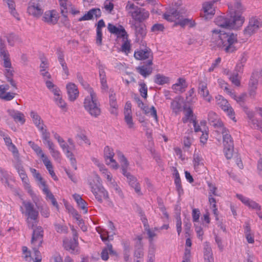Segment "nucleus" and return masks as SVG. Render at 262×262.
<instances>
[{"label": "nucleus", "mask_w": 262, "mask_h": 262, "mask_svg": "<svg viewBox=\"0 0 262 262\" xmlns=\"http://www.w3.org/2000/svg\"><path fill=\"white\" fill-rule=\"evenodd\" d=\"M234 1V16H231L230 17L224 16L217 17L215 19V23L217 26L227 29H236L243 24L245 18L240 13H242L245 10V8L242 5L241 0Z\"/></svg>", "instance_id": "f257e3e1"}, {"label": "nucleus", "mask_w": 262, "mask_h": 262, "mask_svg": "<svg viewBox=\"0 0 262 262\" xmlns=\"http://www.w3.org/2000/svg\"><path fill=\"white\" fill-rule=\"evenodd\" d=\"M211 41L226 53H233L236 50L234 44L237 42V35L214 29L212 30Z\"/></svg>", "instance_id": "f03ea898"}, {"label": "nucleus", "mask_w": 262, "mask_h": 262, "mask_svg": "<svg viewBox=\"0 0 262 262\" xmlns=\"http://www.w3.org/2000/svg\"><path fill=\"white\" fill-rule=\"evenodd\" d=\"M90 95L85 97L84 101V107L86 111L93 117H97L100 115L101 110L98 102L96 95L92 88L89 90Z\"/></svg>", "instance_id": "7ed1b4c3"}, {"label": "nucleus", "mask_w": 262, "mask_h": 262, "mask_svg": "<svg viewBox=\"0 0 262 262\" xmlns=\"http://www.w3.org/2000/svg\"><path fill=\"white\" fill-rule=\"evenodd\" d=\"M23 204L25 207V211H23V207H21V212L27 216L26 222L28 227L34 230L35 229V226L37 225L38 223L39 212L35 209L34 205L31 202L24 201Z\"/></svg>", "instance_id": "20e7f679"}, {"label": "nucleus", "mask_w": 262, "mask_h": 262, "mask_svg": "<svg viewBox=\"0 0 262 262\" xmlns=\"http://www.w3.org/2000/svg\"><path fill=\"white\" fill-rule=\"evenodd\" d=\"M125 10L128 14L136 21L142 23L149 17V12L144 9L139 7L130 1H128L125 6Z\"/></svg>", "instance_id": "39448f33"}, {"label": "nucleus", "mask_w": 262, "mask_h": 262, "mask_svg": "<svg viewBox=\"0 0 262 262\" xmlns=\"http://www.w3.org/2000/svg\"><path fill=\"white\" fill-rule=\"evenodd\" d=\"M221 133L223 135L224 154L227 159H230L233 156L234 150L233 139L226 128L222 127Z\"/></svg>", "instance_id": "423d86ee"}, {"label": "nucleus", "mask_w": 262, "mask_h": 262, "mask_svg": "<svg viewBox=\"0 0 262 262\" xmlns=\"http://www.w3.org/2000/svg\"><path fill=\"white\" fill-rule=\"evenodd\" d=\"M43 230L41 226H37L34 229L32 235L31 244L36 257H41L38 251L43 242Z\"/></svg>", "instance_id": "0eeeda50"}, {"label": "nucleus", "mask_w": 262, "mask_h": 262, "mask_svg": "<svg viewBox=\"0 0 262 262\" xmlns=\"http://www.w3.org/2000/svg\"><path fill=\"white\" fill-rule=\"evenodd\" d=\"M91 191L94 195L96 199L100 203H102L103 199L108 198V194L105 188L99 183L94 184L90 183Z\"/></svg>", "instance_id": "6e6552de"}, {"label": "nucleus", "mask_w": 262, "mask_h": 262, "mask_svg": "<svg viewBox=\"0 0 262 262\" xmlns=\"http://www.w3.org/2000/svg\"><path fill=\"white\" fill-rule=\"evenodd\" d=\"M27 11L30 15L34 17H40L43 12L41 1L31 0L28 4Z\"/></svg>", "instance_id": "1a4fd4ad"}, {"label": "nucleus", "mask_w": 262, "mask_h": 262, "mask_svg": "<svg viewBox=\"0 0 262 262\" xmlns=\"http://www.w3.org/2000/svg\"><path fill=\"white\" fill-rule=\"evenodd\" d=\"M262 26L260 19L256 17H252L249 19V24L244 30L246 36H250L255 33Z\"/></svg>", "instance_id": "9d476101"}, {"label": "nucleus", "mask_w": 262, "mask_h": 262, "mask_svg": "<svg viewBox=\"0 0 262 262\" xmlns=\"http://www.w3.org/2000/svg\"><path fill=\"white\" fill-rule=\"evenodd\" d=\"M217 98V104L227 115L233 120H235V113L228 101L222 96H219Z\"/></svg>", "instance_id": "9b49d317"}, {"label": "nucleus", "mask_w": 262, "mask_h": 262, "mask_svg": "<svg viewBox=\"0 0 262 262\" xmlns=\"http://www.w3.org/2000/svg\"><path fill=\"white\" fill-rule=\"evenodd\" d=\"M0 54L4 60L3 66L8 69H12L11 62L10 59V55L6 49L5 41L0 37Z\"/></svg>", "instance_id": "f8f14e48"}, {"label": "nucleus", "mask_w": 262, "mask_h": 262, "mask_svg": "<svg viewBox=\"0 0 262 262\" xmlns=\"http://www.w3.org/2000/svg\"><path fill=\"white\" fill-rule=\"evenodd\" d=\"M104 155L106 164L110 165L113 168L115 169L118 168L117 163L114 159L115 154L112 148L108 146H105L104 149Z\"/></svg>", "instance_id": "ddd939ff"}, {"label": "nucleus", "mask_w": 262, "mask_h": 262, "mask_svg": "<svg viewBox=\"0 0 262 262\" xmlns=\"http://www.w3.org/2000/svg\"><path fill=\"white\" fill-rule=\"evenodd\" d=\"M63 245L67 250L69 251L72 253H77L78 252L77 234H74V237L73 239L68 238L64 239L63 241Z\"/></svg>", "instance_id": "4468645a"}, {"label": "nucleus", "mask_w": 262, "mask_h": 262, "mask_svg": "<svg viewBox=\"0 0 262 262\" xmlns=\"http://www.w3.org/2000/svg\"><path fill=\"white\" fill-rule=\"evenodd\" d=\"M58 142L63 151H66V156L70 159L71 164L75 170H76V160L74 158L72 152L69 150V146L66 143L63 139L59 141Z\"/></svg>", "instance_id": "2eb2a0df"}, {"label": "nucleus", "mask_w": 262, "mask_h": 262, "mask_svg": "<svg viewBox=\"0 0 262 262\" xmlns=\"http://www.w3.org/2000/svg\"><path fill=\"white\" fill-rule=\"evenodd\" d=\"M152 59H148L146 64L136 67V71L143 77L146 78L152 73Z\"/></svg>", "instance_id": "dca6fc26"}, {"label": "nucleus", "mask_w": 262, "mask_h": 262, "mask_svg": "<svg viewBox=\"0 0 262 262\" xmlns=\"http://www.w3.org/2000/svg\"><path fill=\"white\" fill-rule=\"evenodd\" d=\"M107 29L111 33L116 35L117 37H122L124 39L128 36L126 31L122 26L117 27L113 24H108Z\"/></svg>", "instance_id": "f3484780"}, {"label": "nucleus", "mask_w": 262, "mask_h": 262, "mask_svg": "<svg viewBox=\"0 0 262 262\" xmlns=\"http://www.w3.org/2000/svg\"><path fill=\"white\" fill-rule=\"evenodd\" d=\"M134 57L136 59L140 60L153 59L152 53L149 48L136 51L134 53Z\"/></svg>", "instance_id": "a211bd4d"}, {"label": "nucleus", "mask_w": 262, "mask_h": 262, "mask_svg": "<svg viewBox=\"0 0 262 262\" xmlns=\"http://www.w3.org/2000/svg\"><path fill=\"white\" fill-rule=\"evenodd\" d=\"M69 99L71 101H75L79 95V91L75 84L69 82L66 86Z\"/></svg>", "instance_id": "6ab92c4d"}, {"label": "nucleus", "mask_w": 262, "mask_h": 262, "mask_svg": "<svg viewBox=\"0 0 262 262\" xmlns=\"http://www.w3.org/2000/svg\"><path fill=\"white\" fill-rule=\"evenodd\" d=\"M128 180L129 185L133 187L137 193L141 195L140 186L136 177L130 174L128 172L122 173Z\"/></svg>", "instance_id": "aec40b11"}, {"label": "nucleus", "mask_w": 262, "mask_h": 262, "mask_svg": "<svg viewBox=\"0 0 262 262\" xmlns=\"http://www.w3.org/2000/svg\"><path fill=\"white\" fill-rule=\"evenodd\" d=\"M101 15V11L99 8H93L90 9L87 13L78 19L79 21L91 20L95 16L96 18L100 17Z\"/></svg>", "instance_id": "412c9836"}, {"label": "nucleus", "mask_w": 262, "mask_h": 262, "mask_svg": "<svg viewBox=\"0 0 262 262\" xmlns=\"http://www.w3.org/2000/svg\"><path fill=\"white\" fill-rule=\"evenodd\" d=\"M214 2L205 3L203 5L204 15L205 19L210 18L215 13V9L213 7Z\"/></svg>", "instance_id": "4be33fe9"}, {"label": "nucleus", "mask_w": 262, "mask_h": 262, "mask_svg": "<svg viewBox=\"0 0 262 262\" xmlns=\"http://www.w3.org/2000/svg\"><path fill=\"white\" fill-rule=\"evenodd\" d=\"M18 173L19 175L20 178L21 179L24 188L26 190H27L28 193H29L31 196H33V195L34 194V192L31 189V185H30L29 183V179L26 173L24 168L19 171Z\"/></svg>", "instance_id": "5701e85b"}, {"label": "nucleus", "mask_w": 262, "mask_h": 262, "mask_svg": "<svg viewBox=\"0 0 262 262\" xmlns=\"http://www.w3.org/2000/svg\"><path fill=\"white\" fill-rule=\"evenodd\" d=\"M133 26L135 29L136 40H137V41L142 40L146 36L147 33L145 26L141 24H136V23Z\"/></svg>", "instance_id": "b1692460"}, {"label": "nucleus", "mask_w": 262, "mask_h": 262, "mask_svg": "<svg viewBox=\"0 0 262 262\" xmlns=\"http://www.w3.org/2000/svg\"><path fill=\"white\" fill-rule=\"evenodd\" d=\"M199 93L203 97L204 99L210 102L212 97L209 95V92L207 89V84L205 82H200L199 85Z\"/></svg>", "instance_id": "393cba45"}, {"label": "nucleus", "mask_w": 262, "mask_h": 262, "mask_svg": "<svg viewBox=\"0 0 262 262\" xmlns=\"http://www.w3.org/2000/svg\"><path fill=\"white\" fill-rule=\"evenodd\" d=\"M208 120L211 125L215 127H224L223 123L220 121L217 114L213 111H210L208 114Z\"/></svg>", "instance_id": "a878e982"}, {"label": "nucleus", "mask_w": 262, "mask_h": 262, "mask_svg": "<svg viewBox=\"0 0 262 262\" xmlns=\"http://www.w3.org/2000/svg\"><path fill=\"white\" fill-rule=\"evenodd\" d=\"M246 113L249 119V123L251 125V127L255 129H259L262 133V121L259 122L255 118L252 112H250L248 110L246 112Z\"/></svg>", "instance_id": "bb28decb"}, {"label": "nucleus", "mask_w": 262, "mask_h": 262, "mask_svg": "<svg viewBox=\"0 0 262 262\" xmlns=\"http://www.w3.org/2000/svg\"><path fill=\"white\" fill-rule=\"evenodd\" d=\"M42 20L49 24H55L58 21L56 12L54 10L45 12Z\"/></svg>", "instance_id": "cd10ccee"}, {"label": "nucleus", "mask_w": 262, "mask_h": 262, "mask_svg": "<svg viewBox=\"0 0 262 262\" xmlns=\"http://www.w3.org/2000/svg\"><path fill=\"white\" fill-rule=\"evenodd\" d=\"M187 86V85L185 79L182 78H179L177 82L172 85V89L176 93H181L185 91Z\"/></svg>", "instance_id": "c85d7f7f"}, {"label": "nucleus", "mask_w": 262, "mask_h": 262, "mask_svg": "<svg viewBox=\"0 0 262 262\" xmlns=\"http://www.w3.org/2000/svg\"><path fill=\"white\" fill-rule=\"evenodd\" d=\"M98 69L101 88L104 90H106L108 89V86L105 72V67L102 64H100L98 66Z\"/></svg>", "instance_id": "c756f323"}, {"label": "nucleus", "mask_w": 262, "mask_h": 262, "mask_svg": "<svg viewBox=\"0 0 262 262\" xmlns=\"http://www.w3.org/2000/svg\"><path fill=\"white\" fill-rule=\"evenodd\" d=\"M7 112L15 122H19L21 124L25 123V116L22 113L14 110H8Z\"/></svg>", "instance_id": "7c9ffc66"}, {"label": "nucleus", "mask_w": 262, "mask_h": 262, "mask_svg": "<svg viewBox=\"0 0 262 262\" xmlns=\"http://www.w3.org/2000/svg\"><path fill=\"white\" fill-rule=\"evenodd\" d=\"M204 257L205 262H213L212 249L208 242L204 244Z\"/></svg>", "instance_id": "2f4dec72"}, {"label": "nucleus", "mask_w": 262, "mask_h": 262, "mask_svg": "<svg viewBox=\"0 0 262 262\" xmlns=\"http://www.w3.org/2000/svg\"><path fill=\"white\" fill-rule=\"evenodd\" d=\"M258 80L255 77L254 75L252 74L251 76L249 83V93L250 96L254 97L256 94Z\"/></svg>", "instance_id": "473e14b6"}, {"label": "nucleus", "mask_w": 262, "mask_h": 262, "mask_svg": "<svg viewBox=\"0 0 262 262\" xmlns=\"http://www.w3.org/2000/svg\"><path fill=\"white\" fill-rule=\"evenodd\" d=\"M3 2L4 4L8 6L11 14L17 20H19L18 14L15 9V3L14 0H3Z\"/></svg>", "instance_id": "72a5a7b5"}, {"label": "nucleus", "mask_w": 262, "mask_h": 262, "mask_svg": "<svg viewBox=\"0 0 262 262\" xmlns=\"http://www.w3.org/2000/svg\"><path fill=\"white\" fill-rule=\"evenodd\" d=\"M0 181L6 186L11 188V185L9 183V180L11 179V176L8 172L4 169L0 167Z\"/></svg>", "instance_id": "f704fd0d"}, {"label": "nucleus", "mask_w": 262, "mask_h": 262, "mask_svg": "<svg viewBox=\"0 0 262 262\" xmlns=\"http://www.w3.org/2000/svg\"><path fill=\"white\" fill-rule=\"evenodd\" d=\"M106 247L104 248L101 253V258L104 260H107L108 259V253L110 254H116V253L113 249L112 245L107 242L106 243Z\"/></svg>", "instance_id": "c9c22d12"}, {"label": "nucleus", "mask_w": 262, "mask_h": 262, "mask_svg": "<svg viewBox=\"0 0 262 262\" xmlns=\"http://www.w3.org/2000/svg\"><path fill=\"white\" fill-rule=\"evenodd\" d=\"M73 198L76 202L78 207L84 211V213H86L88 212L87 203L78 194H74Z\"/></svg>", "instance_id": "e433bc0d"}, {"label": "nucleus", "mask_w": 262, "mask_h": 262, "mask_svg": "<svg viewBox=\"0 0 262 262\" xmlns=\"http://www.w3.org/2000/svg\"><path fill=\"white\" fill-rule=\"evenodd\" d=\"M180 97H176L172 100L170 104V108L172 112L177 114L181 111L182 103Z\"/></svg>", "instance_id": "4c0bfd02"}, {"label": "nucleus", "mask_w": 262, "mask_h": 262, "mask_svg": "<svg viewBox=\"0 0 262 262\" xmlns=\"http://www.w3.org/2000/svg\"><path fill=\"white\" fill-rule=\"evenodd\" d=\"M154 80L155 83L162 85L169 83L170 78L161 74H157L155 76Z\"/></svg>", "instance_id": "58836bf2"}, {"label": "nucleus", "mask_w": 262, "mask_h": 262, "mask_svg": "<svg viewBox=\"0 0 262 262\" xmlns=\"http://www.w3.org/2000/svg\"><path fill=\"white\" fill-rule=\"evenodd\" d=\"M28 144L34 150V151L36 153V154L38 157H40V158L42 159V161H43V159L48 158L47 156L44 154L41 148L34 142L30 141L28 142Z\"/></svg>", "instance_id": "ea45409f"}, {"label": "nucleus", "mask_w": 262, "mask_h": 262, "mask_svg": "<svg viewBox=\"0 0 262 262\" xmlns=\"http://www.w3.org/2000/svg\"><path fill=\"white\" fill-rule=\"evenodd\" d=\"M140 108L144 111L145 114H150V115L157 122H158V118L157 110L154 106L149 108L144 104L143 106Z\"/></svg>", "instance_id": "a19ab883"}, {"label": "nucleus", "mask_w": 262, "mask_h": 262, "mask_svg": "<svg viewBox=\"0 0 262 262\" xmlns=\"http://www.w3.org/2000/svg\"><path fill=\"white\" fill-rule=\"evenodd\" d=\"M41 133L43 143L45 144H47L49 148L52 146H54V143L50 140V133L48 132L47 129H46L43 130V132H41Z\"/></svg>", "instance_id": "79ce46f5"}, {"label": "nucleus", "mask_w": 262, "mask_h": 262, "mask_svg": "<svg viewBox=\"0 0 262 262\" xmlns=\"http://www.w3.org/2000/svg\"><path fill=\"white\" fill-rule=\"evenodd\" d=\"M227 75H229V79L236 86H239L241 84L240 80L238 78V74L237 72H229V71L227 73Z\"/></svg>", "instance_id": "37998d69"}, {"label": "nucleus", "mask_w": 262, "mask_h": 262, "mask_svg": "<svg viewBox=\"0 0 262 262\" xmlns=\"http://www.w3.org/2000/svg\"><path fill=\"white\" fill-rule=\"evenodd\" d=\"M118 156L119 159L121 163L122 173H126V172H127V168L128 166V161L122 153L120 152Z\"/></svg>", "instance_id": "c03bdc74"}, {"label": "nucleus", "mask_w": 262, "mask_h": 262, "mask_svg": "<svg viewBox=\"0 0 262 262\" xmlns=\"http://www.w3.org/2000/svg\"><path fill=\"white\" fill-rule=\"evenodd\" d=\"M5 75L7 81L10 83L12 86L15 89H17L16 83L12 78V76L13 75V71L11 70V69H6Z\"/></svg>", "instance_id": "a18cd8bd"}, {"label": "nucleus", "mask_w": 262, "mask_h": 262, "mask_svg": "<svg viewBox=\"0 0 262 262\" xmlns=\"http://www.w3.org/2000/svg\"><path fill=\"white\" fill-rule=\"evenodd\" d=\"M123 40L124 42L121 46L120 51L125 54L128 55V54L130 52L131 50L130 41L128 40L127 37L126 39Z\"/></svg>", "instance_id": "49530a36"}, {"label": "nucleus", "mask_w": 262, "mask_h": 262, "mask_svg": "<svg viewBox=\"0 0 262 262\" xmlns=\"http://www.w3.org/2000/svg\"><path fill=\"white\" fill-rule=\"evenodd\" d=\"M9 45L14 46L15 43L18 40L19 37L14 33H10L6 36Z\"/></svg>", "instance_id": "de8ad7c7"}, {"label": "nucleus", "mask_w": 262, "mask_h": 262, "mask_svg": "<svg viewBox=\"0 0 262 262\" xmlns=\"http://www.w3.org/2000/svg\"><path fill=\"white\" fill-rule=\"evenodd\" d=\"M177 25H180L182 27H185L186 25H188L190 27L194 26L195 23L192 19L188 18H185L182 20H179L177 23Z\"/></svg>", "instance_id": "09e8293b"}, {"label": "nucleus", "mask_w": 262, "mask_h": 262, "mask_svg": "<svg viewBox=\"0 0 262 262\" xmlns=\"http://www.w3.org/2000/svg\"><path fill=\"white\" fill-rule=\"evenodd\" d=\"M139 91L141 96L143 98L146 99L147 97V86L146 84L143 82H140L139 83Z\"/></svg>", "instance_id": "8fccbe9b"}, {"label": "nucleus", "mask_w": 262, "mask_h": 262, "mask_svg": "<svg viewBox=\"0 0 262 262\" xmlns=\"http://www.w3.org/2000/svg\"><path fill=\"white\" fill-rule=\"evenodd\" d=\"M49 149L53 159L59 162L61 161V155L58 150L55 149V146L50 147Z\"/></svg>", "instance_id": "3c124183"}, {"label": "nucleus", "mask_w": 262, "mask_h": 262, "mask_svg": "<svg viewBox=\"0 0 262 262\" xmlns=\"http://www.w3.org/2000/svg\"><path fill=\"white\" fill-rule=\"evenodd\" d=\"M246 97V94L243 93L238 96L235 100L242 107H243L245 112L248 111L247 107L245 105V100Z\"/></svg>", "instance_id": "603ef678"}, {"label": "nucleus", "mask_w": 262, "mask_h": 262, "mask_svg": "<svg viewBox=\"0 0 262 262\" xmlns=\"http://www.w3.org/2000/svg\"><path fill=\"white\" fill-rule=\"evenodd\" d=\"M54 100L56 103V104L61 108L62 110L64 111H67V103L66 102L62 99L61 96L58 97H55Z\"/></svg>", "instance_id": "864d4df0"}, {"label": "nucleus", "mask_w": 262, "mask_h": 262, "mask_svg": "<svg viewBox=\"0 0 262 262\" xmlns=\"http://www.w3.org/2000/svg\"><path fill=\"white\" fill-rule=\"evenodd\" d=\"M30 170L34 178L37 181H39L42 185H45V181H43L40 174L38 172H37L35 168H30Z\"/></svg>", "instance_id": "5fc2aeb1"}, {"label": "nucleus", "mask_w": 262, "mask_h": 262, "mask_svg": "<svg viewBox=\"0 0 262 262\" xmlns=\"http://www.w3.org/2000/svg\"><path fill=\"white\" fill-rule=\"evenodd\" d=\"M124 120L129 128H133L134 127V123L133 120L132 113H124Z\"/></svg>", "instance_id": "6e6d98bb"}, {"label": "nucleus", "mask_w": 262, "mask_h": 262, "mask_svg": "<svg viewBox=\"0 0 262 262\" xmlns=\"http://www.w3.org/2000/svg\"><path fill=\"white\" fill-rule=\"evenodd\" d=\"M209 202L210 205H211V208L213 210V213L215 216V219L216 220H218L217 213V209L216 208V200L214 198L212 197L211 194L209 195Z\"/></svg>", "instance_id": "4d7b16f0"}, {"label": "nucleus", "mask_w": 262, "mask_h": 262, "mask_svg": "<svg viewBox=\"0 0 262 262\" xmlns=\"http://www.w3.org/2000/svg\"><path fill=\"white\" fill-rule=\"evenodd\" d=\"M191 118H194L193 111L190 108H188L185 114V116L182 118L184 123H187L188 121L192 122Z\"/></svg>", "instance_id": "13d9d810"}, {"label": "nucleus", "mask_w": 262, "mask_h": 262, "mask_svg": "<svg viewBox=\"0 0 262 262\" xmlns=\"http://www.w3.org/2000/svg\"><path fill=\"white\" fill-rule=\"evenodd\" d=\"M193 166L195 169L200 165H203V159L198 154H194L193 155Z\"/></svg>", "instance_id": "bf43d9fd"}, {"label": "nucleus", "mask_w": 262, "mask_h": 262, "mask_svg": "<svg viewBox=\"0 0 262 262\" xmlns=\"http://www.w3.org/2000/svg\"><path fill=\"white\" fill-rule=\"evenodd\" d=\"M40 60L41 63L39 66L40 72L47 71L49 67V63L48 59L46 57H42L40 58Z\"/></svg>", "instance_id": "052dcab7"}, {"label": "nucleus", "mask_w": 262, "mask_h": 262, "mask_svg": "<svg viewBox=\"0 0 262 262\" xmlns=\"http://www.w3.org/2000/svg\"><path fill=\"white\" fill-rule=\"evenodd\" d=\"M195 90L194 88L191 89L188 92V95L186 96V100L189 103H192L195 102L196 98L195 97Z\"/></svg>", "instance_id": "680f3d73"}, {"label": "nucleus", "mask_w": 262, "mask_h": 262, "mask_svg": "<svg viewBox=\"0 0 262 262\" xmlns=\"http://www.w3.org/2000/svg\"><path fill=\"white\" fill-rule=\"evenodd\" d=\"M56 231L60 233H67L68 232V228L67 226L59 224H54Z\"/></svg>", "instance_id": "e2e57ef3"}, {"label": "nucleus", "mask_w": 262, "mask_h": 262, "mask_svg": "<svg viewBox=\"0 0 262 262\" xmlns=\"http://www.w3.org/2000/svg\"><path fill=\"white\" fill-rule=\"evenodd\" d=\"M67 1L59 2L60 6V11L62 15L64 17H67L68 9H67Z\"/></svg>", "instance_id": "0e129e2a"}, {"label": "nucleus", "mask_w": 262, "mask_h": 262, "mask_svg": "<svg viewBox=\"0 0 262 262\" xmlns=\"http://www.w3.org/2000/svg\"><path fill=\"white\" fill-rule=\"evenodd\" d=\"M8 147L9 149L12 152L15 160H18L19 158V152L15 145L12 144Z\"/></svg>", "instance_id": "69168bd1"}, {"label": "nucleus", "mask_w": 262, "mask_h": 262, "mask_svg": "<svg viewBox=\"0 0 262 262\" xmlns=\"http://www.w3.org/2000/svg\"><path fill=\"white\" fill-rule=\"evenodd\" d=\"M42 162L43 163L49 173L54 171L52 164L48 158L43 159Z\"/></svg>", "instance_id": "338daca9"}, {"label": "nucleus", "mask_w": 262, "mask_h": 262, "mask_svg": "<svg viewBox=\"0 0 262 262\" xmlns=\"http://www.w3.org/2000/svg\"><path fill=\"white\" fill-rule=\"evenodd\" d=\"M23 254L24 255V258L26 260L31 261V252L28 251V248L26 246H24L22 248Z\"/></svg>", "instance_id": "774afa93"}]
</instances>
